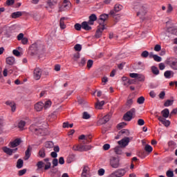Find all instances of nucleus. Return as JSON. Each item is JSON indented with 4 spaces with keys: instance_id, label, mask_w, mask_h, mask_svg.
Segmentation results:
<instances>
[{
    "instance_id": "obj_12",
    "label": "nucleus",
    "mask_w": 177,
    "mask_h": 177,
    "mask_svg": "<svg viewBox=\"0 0 177 177\" xmlns=\"http://www.w3.org/2000/svg\"><path fill=\"white\" fill-rule=\"evenodd\" d=\"M168 66L171 67L173 70H177V59L175 58H173L171 59H169L167 62Z\"/></svg>"
},
{
    "instance_id": "obj_7",
    "label": "nucleus",
    "mask_w": 177,
    "mask_h": 177,
    "mask_svg": "<svg viewBox=\"0 0 177 177\" xmlns=\"http://www.w3.org/2000/svg\"><path fill=\"white\" fill-rule=\"evenodd\" d=\"M132 139H133V138L132 137L124 138L121 140L118 141V145L121 146V147H126V146H128V143H129V140H132Z\"/></svg>"
},
{
    "instance_id": "obj_46",
    "label": "nucleus",
    "mask_w": 177,
    "mask_h": 177,
    "mask_svg": "<svg viewBox=\"0 0 177 177\" xmlns=\"http://www.w3.org/2000/svg\"><path fill=\"white\" fill-rule=\"evenodd\" d=\"M74 49L77 51V52H81V50H82V46H81V44H76L74 46Z\"/></svg>"
},
{
    "instance_id": "obj_52",
    "label": "nucleus",
    "mask_w": 177,
    "mask_h": 177,
    "mask_svg": "<svg viewBox=\"0 0 177 177\" xmlns=\"http://www.w3.org/2000/svg\"><path fill=\"white\" fill-rule=\"evenodd\" d=\"M26 172H27V169H26L19 170L18 172V175H19V176H23V175H24L26 174Z\"/></svg>"
},
{
    "instance_id": "obj_27",
    "label": "nucleus",
    "mask_w": 177,
    "mask_h": 177,
    "mask_svg": "<svg viewBox=\"0 0 177 177\" xmlns=\"http://www.w3.org/2000/svg\"><path fill=\"white\" fill-rule=\"evenodd\" d=\"M11 16H12V19H17V18L23 16V12L17 11V12H12Z\"/></svg>"
},
{
    "instance_id": "obj_61",
    "label": "nucleus",
    "mask_w": 177,
    "mask_h": 177,
    "mask_svg": "<svg viewBox=\"0 0 177 177\" xmlns=\"http://www.w3.org/2000/svg\"><path fill=\"white\" fill-rule=\"evenodd\" d=\"M98 175L100 176H103V175H104V169H100L98 170Z\"/></svg>"
},
{
    "instance_id": "obj_55",
    "label": "nucleus",
    "mask_w": 177,
    "mask_h": 177,
    "mask_svg": "<svg viewBox=\"0 0 177 177\" xmlns=\"http://www.w3.org/2000/svg\"><path fill=\"white\" fill-rule=\"evenodd\" d=\"M154 50L155 52H160V50H161V45L156 44L154 47Z\"/></svg>"
},
{
    "instance_id": "obj_58",
    "label": "nucleus",
    "mask_w": 177,
    "mask_h": 177,
    "mask_svg": "<svg viewBox=\"0 0 177 177\" xmlns=\"http://www.w3.org/2000/svg\"><path fill=\"white\" fill-rule=\"evenodd\" d=\"M12 53L15 56H17V57H19V56H20V52L17 50H13Z\"/></svg>"
},
{
    "instance_id": "obj_59",
    "label": "nucleus",
    "mask_w": 177,
    "mask_h": 177,
    "mask_svg": "<svg viewBox=\"0 0 177 177\" xmlns=\"http://www.w3.org/2000/svg\"><path fill=\"white\" fill-rule=\"evenodd\" d=\"M172 10H174V8L172 7V6L171 4H169L168 8L167 10V13H171V12H172Z\"/></svg>"
},
{
    "instance_id": "obj_37",
    "label": "nucleus",
    "mask_w": 177,
    "mask_h": 177,
    "mask_svg": "<svg viewBox=\"0 0 177 177\" xmlns=\"http://www.w3.org/2000/svg\"><path fill=\"white\" fill-rule=\"evenodd\" d=\"M129 130H127V129H123V130H121L120 132H119V134L120 135H124V136H129Z\"/></svg>"
},
{
    "instance_id": "obj_10",
    "label": "nucleus",
    "mask_w": 177,
    "mask_h": 177,
    "mask_svg": "<svg viewBox=\"0 0 177 177\" xmlns=\"http://www.w3.org/2000/svg\"><path fill=\"white\" fill-rule=\"evenodd\" d=\"M42 75V70L39 68H35L33 71V78L36 80H38L41 78Z\"/></svg>"
},
{
    "instance_id": "obj_54",
    "label": "nucleus",
    "mask_w": 177,
    "mask_h": 177,
    "mask_svg": "<svg viewBox=\"0 0 177 177\" xmlns=\"http://www.w3.org/2000/svg\"><path fill=\"white\" fill-rule=\"evenodd\" d=\"M92 66H93V61L92 59H89L87 62V68H91Z\"/></svg>"
},
{
    "instance_id": "obj_62",
    "label": "nucleus",
    "mask_w": 177,
    "mask_h": 177,
    "mask_svg": "<svg viewBox=\"0 0 177 177\" xmlns=\"http://www.w3.org/2000/svg\"><path fill=\"white\" fill-rule=\"evenodd\" d=\"M145 124V120L143 119H139L138 120V125L142 127Z\"/></svg>"
},
{
    "instance_id": "obj_5",
    "label": "nucleus",
    "mask_w": 177,
    "mask_h": 177,
    "mask_svg": "<svg viewBox=\"0 0 177 177\" xmlns=\"http://www.w3.org/2000/svg\"><path fill=\"white\" fill-rule=\"evenodd\" d=\"M110 165L112 168L120 167V158L117 157H111L110 159Z\"/></svg>"
},
{
    "instance_id": "obj_60",
    "label": "nucleus",
    "mask_w": 177,
    "mask_h": 177,
    "mask_svg": "<svg viewBox=\"0 0 177 177\" xmlns=\"http://www.w3.org/2000/svg\"><path fill=\"white\" fill-rule=\"evenodd\" d=\"M24 39V34L19 33L17 36L18 41H21V39Z\"/></svg>"
},
{
    "instance_id": "obj_21",
    "label": "nucleus",
    "mask_w": 177,
    "mask_h": 177,
    "mask_svg": "<svg viewBox=\"0 0 177 177\" xmlns=\"http://www.w3.org/2000/svg\"><path fill=\"white\" fill-rule=\"evenodd\" d=\"M42 109H44V102H39L35 104V110L36 111H41Z\"/></svg>"
},
{
    "instance_id": "obj_20",
    "label": "nucleus",
    "mask_w": 177,
    "mask_h": 177,
    "mask_svg": "<svg viewBox=\"0 0 177 177\" xmlns=\"http://www.w3.org/2000/svg\"><path fill=\"white\" fill-rule=\"evenodd\" d=\"M82 28H83V30H85L86 31H89L92 30V27L89 26V21H83L82 23Z\"/></svg>"
},
{
    "instance_id": "obj_34",
    "label": "nucleus",
    "mask_w": 177,
    "mask_h": 177,
    "mask_svg": "<svg viewBox=\"0 0 177 177\" xmlns=\"http://www.w3.org/2000/svg\"><path fill=\"white\" fill-rule=\"evenodd\" d=\"M132 104H133V98L128 97L127 101L126 102V106H127V107H131Z\"/></svg>"
},
{
    "instance_id": "obj_29",
    "label": "nucleus",
    "mask_w": 177,
    "mask_h": 177,
    "mask_svg": "<svg viewBox=\"0 0 177 177\" xmlns=\"http://www.w3.org/2000/svg\"><path fill=\"white\" fill-rule=\"evenodd\" d=\"M161 113L164 118H168L169 117V109H165Z\"/></svg>"
},
{
    "instance_id": "obj_57",
    "label": "nucleus",
    "mask_w": 177,
    "mask_h": 177,
    "mask_svg": "<svg viewBox=\"0 0 177 177\" xmlns=\"http://www.w3.org/2000/svg\"><path fill=\"white\" fill-rule=\"evenodd\" d=\"M126 125L127 123L123 122L118 124V128H119V129H121V128H124V127H126Z\"/></svg>"
},
{
    "instance_id": "obj_16",
    "label": "nucleus",
    "mask_w": 177,
    "mask_h": 177,
    "mask_svg": "<svg viewBox=\"0 0 177 177\" xmlns=\"http://www.w3.org/2000/svg\"><path fill=\"white\" fill-rule=\"evenodd\" d=\"M6 104L7 106H9L11 108V111L12 113H15V111H16V103H15V102H13V101H7L6 102Z\"/></svg>"
},
{
    "instance_id": "obj_48",
    "label": "nucleus",
    "mask_w": 177,
    "mask_h": 177,
    "mask_svg": "<svg viewBox=\"0 0 177 177\" xmlns=\"http://www.w3.org/2000/svg\"><path fill=\"white\" fill-rule=\"evenodd\" d=\"M74 27L76 31H81V28H82V24H75Z\"/></svg>"
},
{
    "instance_id": "obj_63",
    "label": "nucleus",
    "mask_w": 177,
    "mask_h": 177,
    "mask_svg": "<svg viewBox=\"0 0 177 177\" xmlns=\"http://www.w3.org/2000/svg\"><path fill=\"white\" fill-rule=\"evenodd\" d=\"M58 162H59V164H60L61 165H63V164H64V158L60 157V158H59Z\"/></svg>"
},
{
    "instance_id": "obj_22",
    "label": "nucleus",
    "mask_w": 177,
    "mask_h": 177,
    "mask_svg": "<svg viewBox=\"0 0 177 177\" xmlns=\"http://www.w3.org/2000/svg\"><path fill=\"white\" fill-rule=\"evenodd\" d=\"M46 150L45 148H41L39 151V153H38V156L40 158H45V157H46Z\"/></svg>"
},
{
    "instance_id": "obj_51",
    "label": "nucleus",
    "mask_w": 177,
    "mask_h": 177,
    "mask_svg": "<svg viewBox=\"0 0 177 177\" xmlns=\"http://www.w3.org/2000/svg\"><path fill=\"white\" fill-rule=\"evenodd\" d=\"M141 57H149V51L145 50L141 53Z\"/></svg>"
},
{
    "instance_id": "obj_43",
    "label": "nucleus",
    "mask_w": 177,
    "mask_h": 177,
    "mask_svg": "<svg viewBox=\"0 0 177 177\" xmlns=\"http://www.w3.org/2000/svg\"><path fill=\"white\" fill-rule=\"evenodd\" d=\"M137 103H138V104H143L145 103V97L141 96L138 97L137 100Z\"/></svg>"
},
{
    "instance_id": "obj_33",
    "label": "nucleus",
    "mask_w": 177,
    "mask_h": 177,
    "mask_svg": "<svg viewBox=\"0 0 177 177\" xmlns=\"http://www.w3.org/2000/svg\"><path fill=\"white\" fill-rule=\"evenodd\" d=\"M23 164H24V161L21 159H19L17 162V168L20 169V168H23Z\"/></svg>"
},
{
    "instance_id": "obj_36",
    "label": "nucleus",
    "mask_w": 177,
    "mask_h": 177,
    "mask_svg": "<svg viewBox=\"0 0 177 177\" xmlns=\"http://www.w3.org/2000/svg\"><path fill=\"white\" fill-rule=\"evenodd\" d=\"M50 106H52V102L50 100H48L44 104L43 108H44V109L46 110L47 109H49Z\"/></svg>"
},
{
    "instance_id": "obj_53",
    "label": "nucleus",
    "mask_w": 177,
    "mask_h": 177,
    "mask_svg": "<svg viewBox=\"0 0 177 177\" xmlns=\"http://www.w3.org/2000/svg\"><path fill=\"white\" fill-rule=\"evenodd\" d=\"M115 152L116 153V154H122V150H121V147H116L115 148Z\"/></svg>"
},
{
    "instance_id": "obj_24",
    "label": "nucleus",
    "mask_w": 177,
    "mask_h": 177,
    "mask_svg": "<svg viewBox=\"0 0 177 177\" xmlns=\"http://www.w3.org/2000/svg\"><path fill=\"white\" fill-rule=\"evenodd\" d=\"M15 59L14 57H8L6 59V62L9 64V66H13L15 64Z\"/></svg>"
},
{
    "instance_id": "obj_1",
    "label": "nucleus",
    "mask_w": 177,
    "mask_h": 177,
    "mask_svg": "<svg viewBox=\"0 0 177 177\" xmlns=\"http://www.w3.org/2000/svg\"><path fill=\"white\" fill-rule=\"evenodd\" d=\"M29 129L30 132H32V133H35V135H37L38 136H44V135H46L45 132L46 129L44 128H41L37 126V124L30 125V127H29Z\"/></svg>"
},
{
    "instance_id": "obj_9",
    "label": "nucleus",
    "mask_w": 177,
    "mask_h": 177,
    "mask_svg": "<svg viewBox=\"0 0 177 177\" xmlns=\"http://www.w3.org/2000/svg\"><path fill=\"white\" fill-rule=\"evenodd\" d=\"M104 30H106V26H104V25H99L95 35V38H100V37H102V33Z\"/></svg>"
},
{
    "instance_id": "obj_23",
    "label": "nucleus",
    "mask_w": 177,
    "mask_h": 177,
    "mask_svg": "<svg viewBox=\"0 0 177 177\" xmlns=\"http://www.w3.org/2000/svg\"><path fill=\"white\" fill-rule=\"evenodd\" d=\"M116 175L118 177H122L127 173V171L124 169H120L115 171Z\"/></svg>"
},
{
    "instance_id": "obj_6",
    "label": "nucleus",
    "mask_w": 177,
    "mask_h": 177,
    "mask_svg": "<svg viewBox=\"0 0 177 177\" xmlns=\"http://www.w3.org/2000/svg\"><path fill=\"white\" fill-rule=\"evenodd\" d=\"M149 6L147 4H142L140 6V10L137 12V16H145L147 13Z\"/></svg>"
},
{
    "instance_id": "obj_47",
    "label": "nucleus",
    "mask_w": 177,
    "mask_h": 177,
    "mask_svg": "<svg viewBox=\"0 0 177 177\" xmlns=\"http://www.w3.org/2000/svg\"><path fill=\"white\" fill-rule=\"evenodd\" d=\"M44 165H45V163L44 162H42V160L39 161L37 164V167L38 169H41V168L44 167Z\"/></svg>"
},
{
    "instance_id": "obj_2",
    "label": "nucleus",
    "mask_w": 177,
    "mask_h": 177,
    "mask_svg": "<svg viewBox=\"0 0 177 177\" xmlns=\"http://www.w3.org/2000/svg\"><path fill=\"white\" fill-rule=\"evenodd\" d=\"M72 149L74 151H88L92 149V146L84 145L82 143H80L79 145H73Z\"/></svg>"
},
{
    "instance_id": "obj_13",
    "label": "nucleus",
    "mask_w": 177,
    "mask_h": 177,
    "mask_svg": "<svg viewBox=\"0 0 177 177\" xmlns=\"http://www.w3.org/2000/svg\"><path fill=\"white\" fill-rule=\"evenodd\" d=\"M109 15L113 17V20L115 23H118L121 20V16L120 15H115L114 10H111Z\"/></svg>"
},
{
    "instance_id": "obj_19",
    "label": "nucleus",
    "mask_w": 177,
    "mask_h": 177,
    "mask_svg": "<svg viewBox=\"0 0 177 177\" xmlns=\"http://www.w3.org/2000/svg\"><path fill=\"white\" fill-rule=\"evenodd\" d=\"M20 143H21V140H20V138H17L14 141L10 143V147H12V148L17 147V146H19Z\"/></svg>"
},
{
    "instance_id": "obj_39",
    "label": "nucleus",
    "mask_w": 177,
    "mask_h": 177,
    "mask_svg": "<svg viewBox=\"0 0 177 177\" xmlns=\"http://www.w3.org/2000/svg\"><path fill=\"white\" fill-rule=\"evenodd\" d=\"M24 127H26V122L24 120H21L18 123V127L19 128V129H23V128H24Z\"/></svg>"
},
{
    "instance_id": "obj_41",
    "label": "nucleus",
    "mask_w": 177,
    "mask_h": 177,
    "mask_svg": "<svg viewBox=\"0 0 177 177\" xmlns=\"http://www.w3.org/2000/svg\"><path fill=\"white\" fill-rule=\"evenodd\" d=\"M174 104V100H167L164 106L165 107H169V106H172V104Z\"/></svg>"
},
{
    "instance_id": "obj_15",
    "label": "nucleus",
    "mask_w": 177,
    "mask_h": 177,
    "mask_svg": "<svg viewBox=\"0 0 177 177\" xmlns=\"http://www.w3.org/2000/svg\"><path fill=\"white\" fill-rule=\"evenodd\" d=\"M53 147H55V144H53V142H51V141L46 142L45 147H44L46 150H47L48 151H52V149H53Z\"/></svg>"
},
{
    "instance_id": "obj_31",
    "label": "nucleus",
    "mask_w": 177,
    "mask_h": 177,
    "mask_svg": "<svg viewBox=\"0 0 177 177\" xmlns=\"http://www.w3.org/2000/svg\"><path fill=\"white\" fill-rule=\"evenodd\" d=\"M122 9V6L120 4H116L114 6V9L112 10H113L115 13H118V12H120V10H121Z\"/></svg>"
},
{
    "instance_id": "obj_56",
    "label": "nucleus",
    "mask_w": 177,
    "mask_h": 177,
    "mask_svg": "<svg viewBox=\"0 0 177 177\" xmlns=\"http://www.w3.org/2000/svg\"><path fill=\"white\" fill-rule=\"evenodd\" d=\"M167 177H174V171L168 170L166 173Z\"/></svg>"
},
{
    "instance_id": "obj_35",
    "label": "nucleus",
    "mask_w": 177,
    "mask_h": 177,
    "mask_svg": "<svg viewBox=\"0 0 177 177\" xmlns=\"http://www.w3.org/2000/svg\"><path fill=\"white\" fill-rule=\"evenodd\" d=\"M68 9V5L64 3L59 8V12H64Z\"/></svg>"
},
{
    "instance_id": "obj_14",
    "label": "nucleus",
    "mask_w": 177,
    "mask_h": 177,
    "mask_svg": "<svg viewBox=\"0 0 177 177\" xmlns=\"http://www.w3.org/2000/svg\"><path fill=\"white\" fill-rule=\"evenodd\" d=\"M3 151L6 153V154H8V156H12L13 153H16L17 151V148L14 149H11L10 148H8L7 147H3Z\"/></svg>"
},
{
    "instance_id": "obj_40",
    "label": "nucleus",
    "mask_w": 177,
    "mask_h": 177,
    "mask_svg": "<svg viewBox=\"0 0 177 177\" xmlns=\"http://www.w3.org/2000/svg\"><path fill=\"white\" fill-rule=\"evenodd\" d=\"M145 151H147V153H151L153 151V147L151 145H147L145 147Z\"/></svg>"
},
{
    "instance_id": "obj_8",
    "label": "nucleus",
    "mask_w": 177,
    "mask_h": 177,
    "mask_svg": "<svg viewBox=\"0 0 177 177\" xmlns=\"http://www.w3.org/2000/svg\"><path fill=\"white\" fill-rule=\"evenodd\" d=\"M109 19V15L107 14H102L100 16V19L98 20V23H100V26H104V27H106V20Z\"/></svg>"
},
{
    "instance_id": "obj_11",
    "label": "nucleus",
    "mask_w": 177,
    "mask_h": 177,
    "mask_svg": "<svg viewBox=\"0 0 177 177\" xmlns=\"http://www.w3.org/2000/svg\"><path fill=\"white\" fill-rule=\"evenodd\" d=\"M30 49L32 50V55H37L39 50H41V44H33L30 47Z\"/></svg>"
},
{
    "instance_id": "obj_50",
    "label": "nucleus",
    "mask_w": 177,
    "mask_h": 177,
    "mask_svg": "<svg viewBox=\"0 0 177 177\" xmlns=\"http://www.w3.org/2000/svg\"><path fill=\"white\" fill-rule=\"evenodd\" d=\"M57 165H59V160H57V158H54L53 160V168L57 167Z\"/></svg>"
},
{
    "instance_id": "obj_25",
    "label": "nucleus",
    "mask_w": 177,
    "mask_h": 177,
    "mask_svg": "<svg viewBox=\"0 0 177 177\" xmlns=\"http://www.w3.org/2000/svg\"><path fill=\"white\" fill-rule=\"evenodd\" d=\"M31 147H28L27 150L25 152V157H24V160H28V158H30V157H31Z\"/></svg>"
},
{
    "instance_id": "obj_18",
    "label": "nucleus",
    "mask_w": 177,
    "mask_h": 177,
    "mask_svg": "<svg viewBox=\"0 0 177 177\" xmlns=\"http://www.w3.org/2000/svg\"><path fill=\"white\" fill-rule=\"evenodd\" d=\"M88 24L90 26H93V22L96 21L97 20V17H96V15L92 14L88 17Z\"/></svg>"
},
{
    "instance_id": "obj_28",
    "label": "nucleus",
    "mask_w": 177,
    "mask_h": 177,
    "mask_svg": "<svg viewBox=\"0 0 177 177\" xmlns=\"http://www.w3.org/2000/svg\"><path fill=\"white\" fill-rule=\"evenodd\" d=\"M65 20L66 17H62L59 20V27L61 30H64V28L66 27V24H64Z\"/></svg>"
},
{
    "instance_id": "obj_32",
    "label": "nucleus",
    "mask_w": 177,
    "mask_h": 177,
    "mask_svg": "<svg viewBox=\"0 0 177 177\" xmlns=\"http://www.w3.org/2000/svg\"><path fill=\"white\" fill-rule=\"evenodd\" d=\"M103 106H104V101H101V102L97 101V102L95 104V107L98 110H100V109H102V107H103Z\"/></svg>"
},
{
    "instance_id": "obj_3",
    "label": "nucleus",
    "mask_w": 177,
    "mask_h": 177,
    "mask_svg": "<svg viewBox=\"0 0 177 177\" xmlns=\"http://www.w3.org/2000/svg\"><path fill=\"white\" fill-rule=\"evenodd\" d=\"M135 114H136V109L135 108H132L123 115V120L124 121L129 122L132 118H133V115H135Z\"/></svg>"
},
{
    "instance_id": "obj_44",
    "label": "nucleus",
    "mask_w": 177,
    "mask_h": 177,
    "mask_svg": "<svg viewBox=\"0 0 177 177\" xmlns=\"http://www.w3.org/2000/svg\"><path fill=\"white\" fill-rule=\"evenodd\" d=\"M172 74V71H166L164 73L165 78H171V75Z\"/></svg>"
},
{
    "instance_id": "obj_17",
    "label": "nucleus",
    "mask_w": 177,
    "mask_h": 177,
    "mask_svg": "<svg viewBox=\"0 0 177 177\" xmlns=\"http://www.w3.org/2000/svg\"><path fill=\"white\" fill-rule=\"evenodd\" d=\"M82 177H89V167L86 165L84 166Z\"/></svg>"
},
{
    "instance_id": "obj_42",
    "label": "nucleus",
    "mask_w": 177,
    "mask_h": 177,
    "mask_svg": "<svg viewBox=\"0 0 177 177\" xmlns=\"http://www.w3.org/2000/svg\"><path fill=\"white\" fill-rule=\"evenodd\" d=\"M82 118L84 120H89V118H91V115L88 112L85 111L83 113Z\"/></svg>"
},
{
    "instance_id": "obj_4",
    "label": "nucleus",
    "mask_w": 177,
    "mask_h": 177,
    "mask_svg": "<svg viewBox=\"0 0 177 177\" xmlns=\"http://www.w3.org/2000/svg\"><path fill=\"white\" fill-rule=\"evenodd\" d=\"M46 9L49 12H52L51 9H55V6L57 5V0H48L46 2Z\"/></svg>"
},
{
    "instance_id": "obj_45",
    "label": "nucleus",
    "mask_w": 177,
    "mask_h": 177,
    "mask_svg": "<svg viewBox=\"0 0 177 177\" xmlns=\"http://www.w3.org/2000/svg\"><path fill=\"white\" fill-rule=\"evenodd\" d=\"M153 56V59L155 62H161V60H162V58H161V57L156 55H152Z\"/></svg>"
},
{
    "instance_id": "obj_64",
    "label": "nucleus",
    "mask_w": 177,
    "mask_h": 177,
    "mask_svg": "<svg viewBox=\"0 0 177 177\" xmlns=\"http://www.w3.org/2000/svg\"><path fill=\"white\" fill-rule=\"evenodd\" d=\"M159 69L160 70H165V64L164 63H160L159 64Z\"/></svg>"
},
{
    "instance_id": "obj_38",
    "label": "nucleus",
    "mask_w": 177,
    "mask_h": 177,
    "mask_svg": "<svg viewBox=\"0 0 177 177\" xmlns=\"http://www.w3.org/2000/svg\"><path fill=\"white\" fill-rule=\"evenodd\" d=\"M168 146L170 149H176V143L174 141H169L168 142Z\"/></svg>"
},
{
    "instance_id": "obj_49",
    "label": "nucleus",
    "mask_w": 177,
    "mask_h": 177,
    "mask_svg": "<svg viewBox=\"0 0 177 177\" xmlns=\"http://www.w3.org/2000/svg\"><path fill=\"white\" fill-rule=\"evenodd\" d=\"M136 78H137V80H138V81H140L141 82H143V81H145V75H140L138 73Z\"/></svg>"
},
{
    "instance_id": "obj_26",
    "label": "nucleus",
    "mask_w": 177,
    "mask_h": 177,
    "mask_svg": "<svg viewBox=\"0 0 177 177\" xmlns=\"http://www.w3.org/2000/svg\"><path fill=\"white\" fill-rule=\"evenodd\" d=\"M110 121V115H106L104 116V118L101 120H100V124H107Z\"/></svg>"
},
{
    "instance_id": "obj_30",
    "label": "nucleus",
    "mask_w": 177,
    "mask_h": 177,
    "mask_svg": "<svg viewBox=\"0 0 177 177\" xmlns=\"http://www.w3.org/2000/svg\"><path fill=\"white\" fill-rule=\"evenodd\" d=\"M151 72L154 74V75H158L160 74V71L158 70V68H157L155 66H153L151 67Z\"/></svg>"
}]
</instances>
